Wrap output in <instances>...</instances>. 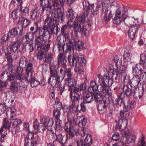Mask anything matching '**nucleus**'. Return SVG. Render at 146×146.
<instances>
[{
  "label": "nucleus",
  "mask_w": 146,
  "mask_h": 146,
  "mask_svg": "<svg viewBox=\"0 0 146 146\" xmlns=\"http://www.w3.org/2000/svg\"><path fill=\"white\" fill-rule=\"evenodd\" d=\"M57 59V61H54L50 67V76L48 80V83L54 88L59 87L60 83L63 80L65 76L67 77L66 80L73 78L70 69H67L66 70L65 75H63L61 77L58 75L57 71L58 68L60 67L61 65L64 68H67V58L65 54L60 53L58 56Z\"/></svg>",
  "instance_id": "nucleus-1"
},
{
  "label": "nucleus",
  "mask_w": 146,
  "mask_h": 146,
  "mask_svg": "<svg viewBox=\"0 0 146 146\" xmlns=\"http://www.w3.org/2000/svg\"><path fill=\"white\" fill-rule=\"evenodd\" d=\"M98 78L100 86L98 91L101 92L104 96H108V97L111 96L112 91L110 87L113 83L112 79H110L106 74L102 76L99 74Z\"/></svg>",
  "instance_id": "nucleus-2"
},
{
  "label": "nucleus",
  "mask_w": 146,
  "mask_h": 146,
  "mask_svg": "<svg viewBox=\"0 0 146 146\" xmlns=\"http://www.w3.org/2000/svg\"><path fill=\"white\" fill-rule=\"evenodd\" d=\"M8 47L4 45L2 48L3 51L5 52V50H7V52H5V55L7 60L9 62L11 63L12 61V56L13 53L18 50L19 51H22L25 48V46L23 45L21 46V43L18 40L14 42L11 44L8 45V42H7V44Z\"/></svg>",
  "instance_id": "nucleus-3"
},
{
  "label": "nucleus",
  "mask_w": 146,
  "mask_h": 146,
  "mask_svg": "<svg viewBox=\"0 0 146 146\" xmlns=\"http://www.w3.org/2000/svg\"><path fill=\"white\" fill-rule=\"evenodd\" d=\"M67 59L70 65L75 67L74 70L78 74H83L84 72L80 67L81 65L85 66L86 61L82 56H77L74 54H69Z\"/></svg>",
  "instance_id": "nucleus-4"
},
{
  "label": "nucleus",
  "mask_w": 146,
  "mask_h": 146,
  "mask_svg": "<svg viewBox=\"0 0 146 146\" xmlns=\"http://www.w3.org/2000/svg\"><path fill=\"white\" fill-rule=\"evenodd\" d=\"M30 30L32 33L29 32L26 34L25 36V43L33 42V39L35 36V45H41L42 44L36 22L33 23V26L30 28Z\"/></svg>",
  "instance_id": "nucleus-5"
},
{
  "label": "nucleus",
  "mask_w": 146,
  "mask_h": 146,
  "mask_svg": "<svg viewBox=\"0 0 146 146\" xmlns=\"http://www.w3.org/2000/svg\"><path fill=\"white\" fill-rule=\"evenodd\" d=\"M54 123V121L52 118L44 117L41 119V123L38 124L36 122L33 123V128L35 131L44 133L46 129L51 131L52 130V126Z\"/></svg>",
  "instance_id": "nucleus-6"
},
{
  "label": "nucleus",
  "mask_w": 146,
  "mask_h": 146,
  "mask_svg": "<svg viewBox=\"0 0 146 146\" xmlns=\"http://www.w3.org/2000/svg\"><path fill=\"white\" fill-rule=\"evenodd\" d=\"M38 31L42 43H46L47 41H50L51 35L55 34V27L43 26L39 27L38 23L36 22Z\"/></svg>",
  "instance_id": "nucleus-7"
},
{
  "label": "nucleus",
  "mask_w": 146,
  "mask_h": 146,
  "mask_svg": "<svg viewBox=\"0 0 146 146\" xmlns=\"http://www.w3.org/2000/svg\"><path fill=\"white\" fill-rule=\"evenodd\" d=\"M25 80L24 82H31L32 87H36L40 84V82L36 80L35 77L33 76L34 73L33 68V64L31 62H29L25 69Z\"/></svg>",
  "instance_id": "nucleus-8"
},
{
  "label": "nucleus",
  "mask_w": 146,
  "mask_h": 146,
  "mask_svg": "<svg viewBox=\"0 0 146 146\" xmlns=\"http://www.w3.org/2000/svg\"><path fill=\"white\" fill-rule=\"evenodd\" d=\"M69 121L67 122L65 124L64 127V130L67 133V135L69 136L70 138H72L77 133L78 130V128L75 126V119L74 118L68 117L67 119Z\"/></svg>",
  "instance_id": "nucleus-9"
},
{
  "label": "nucleus",
  "mask_w": 146,
  "mask_h": 146,
  "mask_svg": "<svg viewBox=\"0 0 146 146\" xmlns=\"http://www.w3.org/2000/svg\"><path fill=\"white\" fill-rule=\"evenodd\" d=\"M117 3L116 2H112L110 6V9L108 10V6L107 4H104L102 6V15L104 17L103 22L107 23L112 17L111 10H116L117 9Z\"/></svg>",
  "instance_id": "nucleus-10"
},
{
  "label": "nucleus",
  "mask_w": 146,
  "mask_h": 146,
  "mask_svg": "<svg viewBox=\"0 0 146 146\" xmlns=\"http://www.w3.org/2000/svg\"><path fill=\"white\" fill-rule=\"evenodd\" d=\"M11 109V118L10 120L13 128L12 132L13 134H15L17 132L20 131L19 125L22 124V121L21 119L15 118L16 113V109L13 107Z\"/></svg>",
  "instance_id": "nucleus-11"
},
{
  "label": "nucleus",
  "mask_w": 146,
  "mask_h": 146,
  "mask_svg": "<svg viewBox=\"0 0 146 146\" xmlns=\"http://www.w3.org/2000/svg\"><path fill=\"white\" fill-rule=\"evenodd\" d=\"M7 70H6V74L5 75V76H7V77L4 79V80L8 81H11L13 80H20L21 82L25 80L24 79L25 77V74L23 73L22 74H10L11 73L13 70L12 68V66H7Z\"/></svg>",
  "instance_id": "nucleus-12"
},
{
  "label": "nucleus",
  "mask_w": 146,
  "mask_h": 146,
  "mask_svg": "<svg viewBox=\"0 0 146 146\" xmlns=\"http://www.w3.org/2000/svg\"><path fill=\"white\" fill-rule=\"evenodd\" d=\"M124 7H123L122 8L121 7L117 11L115 15L113 22L114 23L119 25L122 21L124 22L125 18H127V15L125 13L124 10Z\"/></svg>",
  "instance_id": "nucleus-13"
},
{
  "label": "nucleus",
  "mask_w": 146,
  "mask_h": 146,
  "mask_svg": "<svg viewBox=\"0 0 146 146\" xmlns=\"http://www.w3.org/2000/svg\"><path fill=\"white\" fill-rule=\"evenodd\" d=\"M140 63L143 66V68H140L138 71H140V76L142 78H144L145 80L142 83L143 86L146 83V55L144 54H140Z\"/></svg>",
  "instance_id": "nucleus-14"
},
{
  "label": "nucleus",
  "mask_w": 146,
  "mask_h": 146,
  "mask_svg": "<svg viewBox=\"0 0 146 146\" xmlns=\"http://www.w3.org/2000/svg\"><path fill=\"white\" fill-rule=\"evenodd\" d=\"M24 81H23L21 82V80H14L13 82L10 86V89L11 92L13 93L17 92L19 88L22 91H25V87L24 86Z\"/></svg>",
  "instance_id": "nucleus-15"
},
{
  "label": "nucleus",
  "mask_w": 146,
  "mask_h": 146,
  "mask_svg": "<svg viewBox=\"0 0 146 146\" xmlns=\"http://www.w3.org/2000/svg\"><path fill=\"white\" fill-rule=\"evenodd\" d=\"M64 12L60 8H55L53 9L52 16L53 17L57 18L59 22L62 23L64 21Z\"/></svg>",
  "instance_id": "nucleus-16"
},
{
  "label": "nucleus",
  "mask_w": 146,
  "mask_h": 146,
  "mask_svg": "<svg viewBox=\"0 0 146 146\" xmlns=\"http://www.w3.org/2000/svg\"><path fill=\"white\" fill-rule=\"evenodd\" d=\"M55 135H56L57 141H54L53 143H49V145L48 143V146L50 145V146H55L56 144L57 143V145H58V144H60V145H61V146H64L67 141L68 136L64 137L61 133L57 134L56 133Z\"/></svg>",
  "instance_id": "nucleus-17"
},
{
  "label": "nucleus",
  "mask_w": 146,
  "mask_h": 146,
  "mask_svg": "<svg viewBox=\"0 0 146 146\" xmlns=\"http://www.w3.org/2000/svg\"><path fill=\"white\" fill-rule=\"evenodd\" d=\"M84 142L86 145L84 143L83 140L82 139L79 140H76L75 141V145H77V146H90L92 143V138L91 135L88 134L87 135L84 139Z\"/></svg>",
  "instance_id": "nucleus-18"
},
{
  "label": "nucleus",
  "mask_w": 146,
  "mask_h": 146,
  "mask_svg": "<svg viewBox=\"0 0 146 146\" xmlns=\"http://www.w3.org/2000/svg\"><path fill=\"white\" fill-rule=\"evenodd\" d=\"M87 86L86 84L84 82L81 84L78 87H76L74 90V95L73 96L80 99L81 92L82 91V92H84L86 90Z\"/></svg>",
  "instance_id": "nucleus-19"
},
{
  "label": "nucleus",
  "mask_w": 146,
  "mask_h": 146,
  "mask_svg": "<svg viewBox=\"0 0 146 146\" xmlns=\"http://www.w3.org/2000/svg\"><path fill=\"white\" fill-rule=\"evenodd\" d=\"M66 84L68 87V90L70 91V96H73L74 94V90L76 88L77 81L75 79L72 78L66 80Z\"/></svg>",
  "instance_id": "nucleus-20"
},
{
  "label": "nucleus",
  "mask_w": 146,
  "mask_h": 146,
  "mask_svg": "<svg viewBox=\"0 0 146 146\" xmlns=\"http://www.w3.org/2000/svg\"><path fill=\"white\" fill-rule=\"evenodd\" d=\"M139 25H136L134 27H131L129 29L128 35L130 38L132 40L137 36V33L140 29Z\"/></svg>",
  "instance_id": "nucleus-21"
},
{
  "label": "nucleus",
  "mask_w": 146,
  "mask_h": 146,
  "mask_svg": "<svg viewBox=\"0 0 146 146\" xmlns=\"http://www.w3.org/2000/svg\"><path fill=\"white\" fill-rule=\"evenodd\" d=\"M109 99L106 100H104L101 101L98 105V109L99 112L102 114H104L106 113L107 106L109 103Z\"/></svg>",
  "instance_id": "nucleus-22"
},
{
  "label": "nucleus",
  "mask_w": 146,
  "mask_h": 146,
  "mask_svg": "<svg viewBox=\"0 0 146 146\" xmlns=\"http://www.w3.org/2000/svg\"><path fill=\"white\" fill-rule=\"evenodd\" d=\"M144 86H142V89L140 91L139 90L138 87L133 88L134 89L132 91V95L134 98L137 99L139 98L140 99L142 98L144 92Z\"/></svg>",
  "instance_id": "nucleus-23"
},
{
  "label": "nucleus",
  "mask_w": 146,
  "mask_h": 146,
  "mask_svg": "<svg viewBox=\"0 0 146 146\" xmlns=\"http://www.w3.org/2000/svg\"><path fill=\"white\" fill-rule=\"evenodd\" d=\"M57 19H55L50 17L49 15H47L46 18L43 22V26L55 27L57 26L56 21Z\"/></svg>",
  "instance_id": "nucleus-24"
},
{
  "label": "nucleus",
  "mask_w": 146,
  "mask_h": 146,
  "mask_svg": "<svg viewBox=\"0 0 146 146\" xmlns=\"http://www.w3.org/2000/svg\"><path fill=\"white\" fill-rule=\"evenodd\" d=\"M11 124L6 118H4L3 121V125L1 127V131L3 130V135H6L9 132V129Z\"/></svg>",
  "instance_id": "nucleus-25"
},
{
  "label": "nucleus",
  "mask_w": 146,
  "mask_h": 146,
  "mask_svg": "<svg viewBox=\"0 0 146 146\" xmlns=\"http://www.w3.org/2000/svg\"><path fill=\"white\" fill-rule=\"evenodd\" d=\"M72 100V104L71 105V108L72 109V113H76L78 109V105H76L77 104H78L80 100V99L77 98L75 96H70Z\"/></svg>",
  "instance_id": "nucleus-26"
},
{
  "label": "nucleus",
  "mask_w": 146,
  "mask_h": 146,
  "mask_svg": "<svg viewBox=\"0 0 146 146\" xmlns=\"http://www.w3.org/2000/svg\"><path fill=\"white\" fill-rule=\"evenodd\" d=\"M19 32L20 35H22L23 33V27L20 29L19 27L12 29L10 30L8 33V36L10 38H13L17 36Z\"/></svg>",
  "instance_id": "nucleus-27"
},
{
  "label": "nucleus",
  "mask_w": 146,
  "mask_h": 146,
  "mask_svg": "<svg viewBox=\"0 0 146 146\" xmlns=\"http://www.w3.org/2000/svg\"><path fill=\"white\" fill-rule=\"evenodd\" d=\"M64 41V39L60 38V37H58L56 40V44H55L54 47V50L55 49L59 52L62 50H64V46L65 44Z\"/></svg>",
  "instance_id": "nucleus-28"
},
{
  "label": "nucleus",
  "mask_w": 146,
  "mask_h": 146,
  "mask_svg": "<svg viewBox=\"0 0 146 146\" xmlns=\"http://www.w3.org/2000/svg\"><path fill=\"white\" fill-rule=\"evenodd\" d=\"M141 78L138 74L133 75L131 79L130 87L132 88L135 87H138V86L141 81Z\"/></svg>",
  "instance_id": "nucleus-29"
},
{
  "label": "nucleus",
  "mask_w": 146,
  "mask_h": 146,
  "mask_svg": "<svg viewBox=\"0 0 146 146\" xmlns=\"http://www.w3.org/2000/svg\"><path fill=\"white\" fill-rule=\"evenodd\" d=\"M76 123L75 121V126L76 127L79 126L82 127L85 126L87 122V120L83 115L78 116L76 119Z\"/></svg>",
  "instance_id": "nucleus-30"
},
{
  "label": "nucleus",
  "mask_w": 146,
  "mask_h": 146,
  "mask_svg": "<svg viewBox=\"0 0 146 146\" xmlns=\"http://www.w3.org/2000/svg\"><path fill=\"white\" fill-rule=\"evenodd\" d=\"M123 137H126V143L129 144L131 143H134L135 138L134 136L132 135L131 133L129 131L124 132V133L123 134Z\"/></svg>",
  "instance_id": "nucleus-31"
},
{
  "label": "nucleus",
  "mask_w": 146,
  "mask_h": 146,
  "mask_svg": "<svg viewBox=\"0 0 146 146\" xmlns=\"http://www.w3.org/2000/svg\"><path fill=\"white\" fill-rule=\"evenodd\" d=\"M31 23L30 20L27 19H26L23 17H20L19 18L18 24L21 25V28L23 27V30L24 27H26L28 26Z\"/></svg>",
  "instance_id": "nucleus-32"
},
{
  "label": "nucleus",
  "mask_w": 146,
  "mask_h": 146,
  "mask_svg": "<svg viewBox=\"0 0 146 146\" xmlns=\"http://www.w3.org/2000/svg\"><path fill=\"white\" fill-rule=\"evenodd\" d=\"M98 88V85L96 81L92 80L91 82L90 86L88 90L90 93L98 92L99 90Z\"/></svg>",
  "instance_id": "nucleus-33"
},
{
  "label": "nucleus",
  "mask_w": 146,
  "mask_h": 146,
  "mask_svg": "<svg viewBox=\"0 0 146 146\" xmlns=\"http://www.w3.org/2000/svg\"><path fill=\"white\" fill-rule=\"evenodd\" d=\"M128 124L127 120L125 119L119 120L118 123V128L121 131L125 129Z\"/></svg>",
  "instance_id": "nucleus-34"
},
{
  "label": "nucleus",
  "mask_w": 146,
  "mask_h": 146,
  "mask_svg": "<svg viewBox=\"0 0 146 146\" xmlns=\"http://www.w3.org/2000/svg\"><path fill=\"white\" fill-rule=\"evenodd\" d=\"M101 3L100 2L97 3L94 6V4L91 5V9L92 13L93 15H96L99 12L100 9L101 8Z\"/></svg>",
  "instance_id": "nucleus-35"
},
{
  "label": "nucleus",
  "mask_w": 146,
  "mask_h": 146,
  "mask_svg": "<svg viewBox=\"0 0 146 146\" xmlns=\"http://www.w3.org/2000/svg\"><path fill=\"white\" fill-rule=\"evenodd\" d=\"M131 88V87L130 88L129 85H123L122 89L124 95L128 97L131 96L132 91Z\"/></svg>",
  "instance_id": "nucleus-36"
},
{
  "label": "nucleus",
  "mask_w": 146,
  "mask_h": 146,
  "mask_svg": "<svg viewBox=\"0 0 146 146\" xmlns=\"http://www.w3.org/2000/svg\"><path fill=\"white\" fill-rule=\"evenodd\" d=\"M66 44L67 51H71V50L74 51L75 44H76L75 40L74 37H72L70 39H69L68 42Z\"/></svg>",
  "instance_id": "nucleus-37"
},
{
  "label": "nucleus",
  "mask_w": 146,
  "mask_h": 146,
  "mask_svg": "<svg viewBox=\"0 0 146 146\" xmlns=\"http://www.w3.org/2000/svg\"><path fill=\"white\" fill-rule=\"evenodd\" d=\"M94 100L93 96L92 93H87L83 97V103H89Z\"/></svg>",
  "instance_id": "nucleus-38"
},
{
  "label": "nucleus",
  "mask_w": 146,
  "mask_h": 146,
  "mask_svg": "<svg viewBox=\"0 0 146 146\" xmlns=\"http://www.w3.org/2000/svg\"><path fill=\"white\" fill-rule=\"evenodd\" d=\"M62 109L64 113H66L67 118L68 117L71 118H74L72 116V109L71 108V105L70 106H64L62 108Z\"/></svg>",
  "instance_id": "nucleus-39"
},
{
  "label": "nucleus",
  "mask_w": 146,
  "mask_h": 146,
  "mask_svg": "<svg viewBox=\"0 0 146 146\" xmlns=\"http://www.w3.org/2000/svg\"><path fill=\"white\" fill-rule=\"evenodd\" d=\"M135 102L134 100L131 102L128 101L127 103H124V108L126 109L125 111H128L129 110L133 108L135 104Z\"/></svg>",
  "instance_id": "nucleus-40"
},
{
  "label": "nucleus",
  "mask_w": 146,
  "mask_h": 146,
  "mask_svg": "<svg viewBox=\"0 0 146 146\" xmlns=\"http://www.w3.org/2000/svg\"><path fill=\"white\" fill-rule=\"evenodd\" d=\"M53 55L51 53H48L45 54V56L43 59L44 62L47 64H50L53 59Z\"/></svg>",
  "instance_id": "nucleus-41"
},
{
  "label": "nucleus",
  "mask_w": 146,
  "mask_h": 146,
  "mask_svg": "<svg viewBox=\"0 0 146 146\" xmlns=\"http://www.w3.org/2000/svg\"><path fill=\"white\" fill-rule=\"evenodd\" d=\"M22 5V3L21 2L19 6L20 7V13L23 15L27 16L29 14V8L27 7H23Z\"/></svg>",
  "instance_id": "nucleus-42"
},
{
  "label": "nucleus",
  "mask_w": 146,
  "mask_h": 146,
  "mask_svg": "<svg viewBox=\"0 0 146 146\" xmlns=\"http://www.w3.org/2000/svg\"><path fill=\"white\" fill-rule=\"evenodd\" d=\"M45 44H42L41 45H36L37 46V50H40L44 52H48L50 48V44H48L44 45Z\"/></svg>",
  "instance_id": "nucleus-43"
},
{
  "label": "nucleus",
  "mask_w": 146,
  "mask_h": 146,
  "mask_svg": "<svg viewBox=\"0 0 146 146\" xmlns=\"http://www.w3.org/2000/svg\"><path fill=\"white\" fill-rule=\"evenodd\" d=\"M45 5L46 6V10L47 11L49 10L50 13V11L51 10L52 7L51 3L49 0H40V5L44 6Z\"/></svg>",
  "instance_id": "nucleus-44"
},
{
  "label": "nucleus",
  "mask_w": 146,
  "mask_h": 146,
  "mask_svg": "<svg viewBox=\"0 0 146 146\" xmlns=\"http://www.w3.org/2000/svg\"><path fill=\"white\" fill-rule=\"evenodd\" d=\"M135 19L133 18H131V19H129L128 18H125V21L124 23L125 25L128 27H134L136 25H136L135 22Z\"/></svg>",
  "instance_id": "nucleus-45"
},
{
  "label": "nucleus",
  "mask_w": 146,
  "mask_h": 146,
  "mask_svg": "<svg viewBox=\"0 0 146 146\" xmlns=\"http://www.w3.org/2000/svg\"><path fill=\"white\" fill-rule=\"evenodd\" d=\"M88 11H84V13L82 15H80L79 16L76 17V19L80 23H84L85 22L86 17L88 15Z\"/></svg>",
  "instance_id": "nucleus-46"
},
{
  "label": "nucleus",
  "mask_w": 146,
  "mask_h": 146,
  "mask_svg": "<svg viewBox=\"0 0 146 146\" xmlns=\"http://www.w3.org/2000/svg\"><path fill=\"white\" fill-rule=\"evenodd\" d=\"M121 78L123 80L124 85H129L130 86L131 80H130L129 76L127 75L126 73L122 74Z\"/></svg>",
  "instance_id": "nucleus-47"
},
{
  "label": "nucleus",
  "mask_w": 146,
  "mask_h": 146,
  "mask_svg": "<svg viewBox=\"0 0 146 146\" xmlns=\"http://www.w3.org/2000/svg\"><path fill=\"white\" fill-rule=\"evenodd\" d=\"M82 4L84 11H88L89 13L91 9V5L87 0H82Z\"/></svg>",
  "instance_id": "nucleus-48"
},
{
  "label": "nucleus",
  "mask_w": 146,
  "mask_h": 146,
  "mask_svg": "<svg viewBox=\"0 0 146 146\" xmlns=\"http://www.w3.org/2000/svg\"><path fill=\"white\" fill-rule=\"evenodd\" d=\"M75 42L76 44H75V47L77 50L80 51L85 48L84 43L82 41H78V42L75 41Z\"/></svg>",
  "instance_id": "nucleus-49"
},
{
  "label": "nucleus",
  "mask_w": 146,
  "mask_h": 146,
  "mask_svg": "<svg viewBox=\"0 0 146 146\" xmlns=\"http://www.w3.org/2000/svg\"><path fill=\"white\" fill-rule=\"evenodd\" d=\"M27 59L26 57L23 56L21 57L20 59V60L19 62V66H21L22 67L25 68V67H27V65H26V64H27Z\"/></svg>",
  "instance_id": "nucleus-50"
},
{
  "label": "nucleus",
  "mask_w": 146,
  "mask_h": 146,
  "mask_svg": "<svg viewBox=\"0 0 146 146\" xmlns=\"http://www.w3.org/2000/svg\"><path fill=\"white\" fill-rule=\"evenodd\" d=\"M97 92L92 93V94L94 98V100L96 102H98L102 101V97L101 95L98 93Z\"/></svg>",
  "instance_id": "nucleus-51"
},
{
  "label": "nucleus",
  "mask_w": 146,
  "mask_h": 146,
  "mask_svg": "<svg viewBox=\"0 0 146 146\" xmlns=\"http://www.w3.org/2000/svg\"><path fill=\"white\" fill-rule=\"evenodd\" d=\"M132 54L129 52L125 53L123 55V61L125 62H129L131 59Z\"/></svg>",
  "instance_id": "nucleus-52"
},
{
  "label": "nucleus",
  "mask_w": 146,
  "mask_h": 146,
  "mask_svg": "<svg viewBox=\"0 0 146 146\" xmlns=\"http://www.w3.org/2000/svg\"><path fill=\"white\" fill-rule=\"evenodd\" d=\"M122 94V92H121L119 97H118L117 99L115 100V102L114 103V105L115 106L118 105V106H121V104L123 102V98L121 97Z\"/></svg>",
  "instance_id": "nucleus-53"
},
{
  "label": "nucleus",
  "mask_w": 146,
  "mask_h": 146,
  "mask_svg": "<svg viewBox=\"0 0 146 146\" xmlns=\"http://www.w3.org/2000/svg\"><path fill=\"white\" fill-rule=\"evenodd\" d=\"M139 65L137 64H135L132 66V74L133 75L138 74L139 75L140 71H138L140 68H138Z\"/></svg>",
  "instance_id": "nucleus-54"
},
{
  "label": "nucleus",
  "mask_w": 146,
  "mask_h": 146,
  "mask_svg": "<svg viewBox=\"0 0 146 146\" xmlns=\"http://www.w3.org/2000/svg\"><path fill=\"white\" fill-rule=\"evenodd\" d=\"M24 127L25 129L27 131H28L29 133H31V134L33 135L32 137L31 138V139L33 138H34V135L35 133V131L33 130L32 131H29V123H25L23 124Z\"/></svg>",
  "instance_id": "nucleus-55"
},
{
  "label": "nucleus",
  "mask_w": 146,
  "mask_h": 146,
  "mask_svg": "<svg viewBox=\"0 0 146 146\" xmlns=\"http://www.w3.org/2000/svg\"><path fill=\"white\" fill-rule=\"evenodd\" d=\"M61 115V113L60 110L58 109L54 110L53 111V116L56 119H59Z\"/></svg>",
  "instance_id": "nucleus-56"
},
{
  "label": "nucleus",
  "mask_w": 146,
  "mask_h": 146,
  "mask_svg": "<svg viewBox=\"0 0 146 146\" xmlns=\"http://www.w3.org/2000/svg\"><path fill=\"white\" fill-rule=\"evenodd\" d=\"M80 28H82L80 25H79L78 22L76 21L74 22V25L73 26L74 29L76 32V34H77L78 33L79 29H80Z\"/></svg>",
  "instance_id": "nucleus-57"
},
{
  "label": "nucleus",
  "mask_w": 146,
  "mask_h": 146,
  "mask_svg": "<svg viewBox=\"0 0 146 146\" xmlns=\"http://www.w3.org/2000/svg\"><path fill=\"white\" fill-rule=\"evenodd\" d=\"M6 103H4L0 104V110L4 113L6 111L7 108H10L8 106L6 105Z\"/></svg>",
  "instance_id": "nucleus-58"
},
{
  "label": "nucleus",
  "mask_w": 146,
  "mask_h": 146,
  "mask_svg": "<svg viewBox=\"0 0 146 146\" xmlns=\"http://www.w3.org/2000/svg\"><path fill=\"white\" fill-rule=\"evenodd\" d=\"M119 60L118 56L117 55H115L113 59L114 62L117 68L118 67H119L122 64V60H120L119 62Z\"/></svg>",
  "instance_id": "nucleus-59"
},
{
  "label": "nucleus",
  "mask_w": 146,
  "mask_h": 146,
  "mask_svg": "<svg viewBox=\"0 0 146 146\" xmlns=\"http://www.w3.org/2000/svg\"><path fill=\"white\" fill-rule=\"evenodd\" d=\"M40 136L39 135H37L36 137H35L34 140L31 142V146H34V145H36L38 144V142L40 141Z\"/></svg>",
  "instance_id": "nucleus-60"
},
{
  "label": "nucleus",
  "mask_w": 146,
  "mask_h": 146,
  "mask_svg": "<svg viewBox=\"0 0 146 146\" xmlns=\"http://www.w3.org/2000/svg\"><path fill=\"white\" fill-rule=\"evenodd\" d=\"M45 56V54H44V52L43 51H42L40 50L38 52L37 56V58L40 60H42L43 59L44 57Z\"/></svg>",
  "instance_id": "nucleus-61"
},
{
  "label": "nucleus",
  "mask_w": 146,
  "mask_h": 146,
  "mask_svg": "<svg viewBox=\"0 0 146 146\" xmlns=\"http://www.w3.org/2000/svg\"><path fill=\"white\" fill-rule=\"evenodd\" d=\"M28 49L30 52H31L34 51L35 48V46L33 44V42L27 43Z\"/></svg>",
  "instance_id": "nucleus-62"
},
{
  "label": "nucleus",
  "mask_w": 146,
  "mask_h": 146,
  "mask_svg": "<svg viewBox=\"0 0 146 146\" xmlns=\"http://www.w3.org/2000/svg\"><path fill=\"white\" fill-rule=\"evenodd\" d=\"M139 144H141L137 146H146V143L145 141V136L142 134L141 137L138 142Z\"/></svg>",
  "instance_id": "nucleus-63"
},
{
  "label": "nucleus",
  "mask_w": 146,
  "mask_h": 146,
  "mask_svg": "<svg viewBox=\"0 0 146 146\" xmlns=\"http://www.w3.org/2000/svg\"><path fill=\"white\" fill-rule=\"evenodd\" d=\"M67 15L68 16V17L72 19H73L75 17L74 11L71 9H68Z\"/></svg>",
  "instance_id": "nucleus-64"
}]
</instances>
